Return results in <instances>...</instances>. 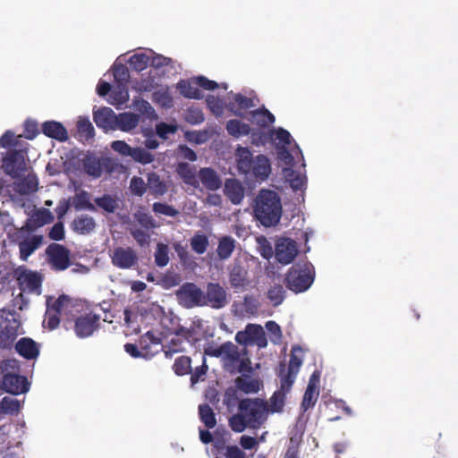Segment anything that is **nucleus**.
<instances>
[{"instance_id": "nucleus-1", "label": "nucleus", "mask_w": 458, "mask_h": 458, "mask_svg": "<svg viewBox=\"0 0 458 458\" xmlns=\"http://www.w3.org/2000/svg\"><path fill=\"white\" fill-rule=\"evenodd\" d=\"M238 413L228 420L230 428L236 433H242L247 428L259 429L267 420L268 403L264 399H242L238 403Z\"/></svg>"}, {"instance_id": "nucleus-2", "label": "nucleus", "mask_w": 458, "mask_h": 458, "mask_svg": "<svg viewBox=\"0 0 458 458\" xmlns=\"http://www.w3.org/2000/svg\"><path fill=\"white\" fill-rule=\"evenodd\" d=\"M254 216L262 225H276L282 216V204L279 195L272 191L263 189L255 199Z\"/></svg>"}, {"instance_id": "nucleus-3", "label": "nucleus", "mask_w": 458, "mask_h": 458, "mask_svg": "<svg viewBox=\"0 0 458 458\" xmlns=\"http://www.w3.org/2000/svg\"><path fill=\"white\" fill-rule=\"evenodd\" d=\"M47 327L50 330H54L59 326V316L62 313H72L80 305L78 300L71 298L66 294L60 295L53 302H51V299H47Z\"/></svg>"}, {"instance_id": "nucleus-4", "label": "nucleus", "mask_w": 458, "mask_h": 458, "mask_svg": "<svg viewBox=\"0 0 458 458\" xmlns=\"http://www.w3.org/2000/svg\"><path fill=\"white\" fill-rule=\"evenodd\" d=\"M314 281V274L308 264H295L286 274V287L298 293L308 290Z\"/></svg>"}, {"instance_id": "nucleus-5", "label": "nucleus", "mask_w": 458, "mask_h": 458, "mask_svg": "<svg viewBox=\"0 0 458 458\" xmlns=\"http://www.w3.org/2000/svg\"><path fill=\"white\" fill-rule=\"evenodd\" d=\"M178 303L186 309L206 306L204 292L194 283H184L175 292Z\"/></svg>"}, {"instance_id": "nucleus-6", "label": "nucleus", "mask_w": 458, "mask_h": 458, "mask_svg": "<svg viewBox=\"0 0 458 458\" xmlns=\"http://www.w3.org/2000/svg\"><path fill=\"white\" fill-rule=\"evenodd\" d=\"M26 149H11L3 157L2 168L13 178H19L27 170Z\"/></svg>"}, {"instance_id": "nucleus-7", "label": "nucleus", "mask_w": 458, "mask_h": 458, "mask_svg": "<svg viewBox=\"0 0 458 458\" xmlns=\"http://www.w3.org/2000/svg\"><path fill=\"white\" fill-rule=\"evenodd\" d=\"M111 148L122 157H130L134 162L144 165L151 164L155 159L154 155L146 148L140 147L132 148L124 140H114L111 143Z\"/></svg>"}, {"instance_id": "nucleus-8", "label": "nucleus", "mask_w": 458, "mask_h": 458, "mask_svg": "<svg viewBox=\"0 0 458 458\" xmlns=\"http://www.w3.org/2000/svg\"><path fill=\"white\" fill-rule=\"evenodd\" d=\"M114 165L110 157L98 158L92 154L86 155L82 159L84 172L93 178H99L103 172L111 174L114 170Z\"/></svg>"}, {"instance_id": "nucleus-9", "label": "nucleus", "mask_w": 458, "mask_h": 458, "mask_svg": "<svg viewBox=\"0 0 458 458\" xmlns=\"http://www.w3.org/2000/svg\"><path fill=\"white\" fill-rule=\"evenodd\" d=\"M46 253L55 270L63 271L71 266L70 250L64 245L51 243L47 248Z\"/></svg>"}, {"instance_id": "nucleus-10", "label": "nucleus", "mask_w": 458, "mask_h": 458, "mask_svg": "<svg viewBox=\"0 0 458 458\" xmlns=\"http://www.w3.org/2000/svg\"><path fill=\"white\" fill-rule=\"evenodd\" d=\"M100 316L89 311L74 319V332L80 338L89 337L98 328Z\"/></svg>"}, {"instance_id": "nucleus-11", "label": "nucleus", "mask_w": 458, "mask_h": 458, "mask_svg": "<svg viewBox=\"0 0 458 458\" xmlns=\"http://www.w3.org/2000/svg\"><path fill=\"white\" fill-rule=\"evenodd\" d=\"M136 250L131 247H116L111 255L112 264L121 269H130L138 264Z\"/></svg>"}, {"instance_id": "nucleus-12", "label": "nucleus", "mask_w": 458, "mask_h": 458, "mask_svg": "<svg viewBox=\"0 0 458 458\" xmlns=\"http://www.w3.org/2000/svg\"><path fill=\"white\" fill-rule=\"evenodd\" d=\"M298 254L296 242L290 238H281L276 243L275 256L276 260L288 265L293 261Z\"/></svg>"}, {"instance_id": "nucleus-13", "label": "nucleus", "mask_w": 458, "mask_h": 458, "mask_svg": "<svg viewBox=\"0 0 458 458\" xmlns=\"http://www.w3.org/2000/svg\"><path fill=\"white\" fill-rule=\"evenodd\" d=\"M2 388L12 394H20L29 391L30 383L24 376L6 373L3 377Z\"/></svg>"}, {"instance_id": "nucleus-14", "label": "nucleus", "mask_w": 458, "mask_h": 458, "mask_svg": "<svg viewBox=\"0 0 458 458\" xmlns=\"http://www.w3.org/2000/svg\"><path fill=\"white\" fill-rule=\"evenodd\" d=\"M189 334H173L171 339L163 346L165 358H172L174 354L185 351V344L191 343L194 335V328L189 327Z\"/></svg>"}, {"instance_id": "nucleus-15", "label": "nucleus", "mask_w": 458, "mask_h": 458, "mask_svg": "<svg viewBox=\"0 0 458 458\" xmlns=\"http://www.w3.org/2000/svg\"><path fill=\"white\" fill-rule=\"evenodd\" d=\"M206 306L213 309H221L227 303L226 293L219 284L209 283L207 286V293H204Z\"/></svg>"}, {"instance_id": "nucleus-16", "label": "nucleus", "mask_w": 458, "mask_h": 458, "mask_svg": "<svg viewBox=\"0 0 458 458\" xmlns=\"http://www.w3.org/2000/svg\"><path fill=\"white\" fill-rule=\"evenodd\" d=\"M17 282L21 292L35 293L41 287V277L32 271H22L17 276Z\"/></svg>"}, {"instance_id": "nucleus-17", "label": "nucleus", "mask_w": 458, "mask_h": 458, "mask_svg": "<svg viewBox=\"0 0 458 458\" xmlns=\"http://www.w3.org/2000/svg\"><path fill=\"white\" fill-rule=\"evenodd\" d=\"M55 217L51 211L42 208L35 211L30 217L27 219L24 228L29 232H33L45 225L52 223Z\"/></svg>"}, {"instance_id": "nucleus-18", "label": "nucleus", "mask_w": 458, "mask_h": 458, "mask_svg": "<svg viewBox=\"0 0 458 458\" xmlns=\"http://www.w3.org/2000/svg\"><path fill=\"white\" fill-rule=\"evenodd\" d=\"M256 106L254 100L241 93L233 95V101L227 104V109L234 115L245 117V111Z\"/></svg>"}, {"instance_id": "nucleus-19", "label": "nucleus", "mask_w": 458, "mask_h": 458, "mask_svg": "<svg viewBox=\"0 0 458 458\" xmlns=\"http://www.w3.org/2000/svg\"><path fill=\"white\" fill-rule=\"evenodd\" d=\"M175 172L185 184L193 188H199V173H197L195 165L186 162H180L176 165Z\"/></svg>"}, {"instance_id": "nucleus-20", "label": "nucleus", "mask_w": 458, "mask_h": 458, "mask_svg": "<svg viewBox=\"0 0 458 458\" xmlns=\"http://www.w3.org/2000/svg\"><path fill=\"white\" fill-rule=\"evenodd\" d=\"M224 192L234 205H239L244 198V188L237 179H226Z\"/></svg>"}, {"instance_id": "nucleus-21", "label": "nucleus", "mask_w": 458, "mask_h": 458, "mask_svg": "<svg viewBox=\"0 0 458 458\" xmlns=\"http://www.w3.org/2000/svg\"><path fill=\"white\" fill-rule=\"evenodd\" d=\"M42 132L48 138L55 139L61 142L68 140V132L65 127L56 121H47L42 123Z\"/></svg>"}, {"instance_id": "nucleus-22", "label": "nucleus", "mask_w": 458, "mask_h": 458, "mask_svg": "<svg viewBox=\"0 0 458 458\" xmlns=\"http://www.w3.org/2000/svg\"><path fill=\"white\" fill-rule=\"evenodd\" d=\"M93 119L98 128L105 130L115 126L116 114L110 107H102L93 114Z\"/></svg>"}, {"instance_id": "nucleus-23", "label": "nucleus", "mask_w": 458, "mask_h": 458, "mask_svg": "<svg viewBox=\"0 0 458 458\" xmlns=\"http://www.w3.org/2000/svg\"><path fill=\"white\" fill-rule=\"evenodd\" d=\"M199 179L202 185L209 191H216L222 186L221 178L211 167L200 168L199 171Z\"/></svg>"}, {"instance_id": "nucleus-24", "label": "nucleus", "mask_w": 458, "mask_h": 458, "mask_svg": "<svg viewBox=\"0 0 458 458\" xmlns=\"http://www.w3.org/2000/svg\"><path fill=\"white\" fill-rule=\"evenodd\" d=\"M15 350L20 356L27 360L36 359L39 354L37 344L28 337L21 338L15 344Z\"/></svg>"}, {"instance_id": "nucleus-25", "label": "nucleus", "mask_w": 458, "mask_h": 458, "mask_svg": "<svg viewBox=\"0 0 458 458\" xmlns=\"http://www.w3.org/2000/svg\"><path fill=\"white\" fill-rule=\"evenodd\" d=\"M43 243L42 235H32L18 243L20 250V259L27 260L28 258L38 250Z\"/></svg>"}, {"instance_id": "nucleus-26", "label": "nucleus", "mask_w": 458, "mask_h": 458, "mask_svg": "<svg viewBox=\"0 0 458 458\" xmlns=\"http://www.w3.org/2000/svg\"><path fill=\"white\" fill-rule=\"evenodd\" d=\"M235 155L238 171L243 174H250L255 160L250 150L248 148L239 147Z\"/></svg>"}, {"instance_id": "nucleus-27", "label": "nucleus", "mask_w": 458, "mask_h": 458, "mask_svg": "<svg viewBox=\"0 0 458 458\" xmlns=\"http://www.w3.org/2000/svg\"><path fill=\"white\" fill-rule=\"evenodd\" d=\"M229 282L235 290H243L248 284V271L240 265H234L229 273Z\"/></svg>"}, {"instance_id": "nucleus-28", "label": "nucleus", "mask_w": 458, "mask_h": 458, "mask_svg": "<svg viewBox=\"0 0 458 458\" xmlns=\"http://www.w3.org/2000/svg\"><path fill=\"white\" fill-rule=\"evenodd\" d=\"M17 192L22 195L36 192L38 188V180L34 173H30L14 183Z\"/></svg>"}, {"instance_id": "nucleus-29", "label": "nucleus", "mask_w": 458, "mask_h": 458, "mask_svg": "<svg viewBox=\"0 0 458 458\" xmlns=\"http://www.w3.org/2000/svg\"><path fill=\"white\" fill-rule=\"evenodd\" d=\"M161 326L165 330L166 335L173 334H189V327H185L180 323V318L176 316L165 315L161 319Z\"/></svg>"}, {"instance_id": "nucleus-30", "label": "nucleus", "mask_w": 458, "mask_h": 458, "mask_svg": "<svg viewBox=\"0 0 458 458\" xmlns=\"http://www.w3.org/2000/svg\"><path fill=\"white\" fill-rule=\"evenodd\" d=\"M161 344L160 338L157 337L152 331H148L140 339V348L143 353V358H150L157 352V350L152 351V345L157 346Z\"/></svg>"}, {"instance_id": "nucleus-31", "label": "nucleus", "mask_w": 458, "mask_h": 458, "mask_svg": "<svg viewBox=\"0 0 458 458\" xmlns=\"http://www.w3.org/2000/svg\"><path fill=\"white\" fill-rule=\"evenodd\" d=\"M140 114L134 113H122L116 115L115 126L123 131H131L140 123Z\"/></svg>"}, {"instance_id": "nucleus-32", "label": "nucleus", "mask_w": 458, "mask_h": 458, "mask_svg": "<svg viewBox=\"0 0 458 458\" xmlns=\"http://www.w3.org/2000/svg\"><path fill=\"white\" fill-rule=\"evenodd\" d=\"M147 186L152 195L156 198L165 195L167 191L166 183L155 172L148 173L147 175Z\"/></svg>"}, {"instance_id": "nucleus-33", "label": "nucleus", "mask_w": 458, "mask_h": 458, "mask_svg": "<svg viewBox=\"0 0 458 458\" xmlns=\"http://www.w3.org/2000/svg\"><path fill=\"white\" fill-rule=\"evenodd\" d=\"M214 448L217 451L220 456L216 458H246V454L237 445H226L222 441H216Z\"/></svg>"}, {"instance_id": "nucleus-34", "label": "nucleus", "mask_w": 458, "mask_h": 458, "mask_svg": "<svg viewBox=\"0 0 458 458\" xmlns=\"http://www.w3.org/2000/svg\"><path fill=\"white\" fill-rule=\"evenodd\" d=\"M271 171L268 158L264 155H259L255 157L250 174L256 178L266 179Z\"/></svg>"}, {"instance_id": "nucleus-35", "label": "nucleus", "mask_w": 458, "mask_h": 458, "mask_svg": "<svg viewBox=\"0 0 458 458\" xmlns=\"http://www.w3.org/2000/svg\"><path fill=\"white\" fill-rule=\"evenodd\" d=\"M236 241L232 236H222L217 244L216 253L220 259L225 260L231 257L235 249Z\"/></svg>"}, {"instance_id": "nucleus-36", "label": "nucleus", "mask_w": 458, "mask_h": 458, "mask_svg": "<svg viewBox=\"0 0 458 458\" xmlns=\"http://www.w3.org/2000/svg\"><path fill=\"white\" fill-rule=\"evenodd\" d=\"M72 226L75 232L81 234H88L94 230L96 223L93 217L81 215L73 220Z\"/></svg>"}, {"instance_id": "nucleus-37", "label": "nucleus", "mask_w": 458, "mask_h": 458, "mask_svg": "<svg viewBox=\"0 0 458 458\" xmlns=\"http://www.w3.org/2000/svg\"><path fill=\"white\" fill-rule=\"evenodd\" d=\"M277 376L280 378V388L278 390L288 394L292 389L297 375L291 374L289 371H286L285 364L281 362Z\"/></svg>"}, {"instance_id": "nucleus-38", "label": "nucleus", "mask_w": 458, "mask_h": 458, "mask_svg": "<svg viewBox=\"0 0 458 458\" xmlns=\"http://www.w3.org/2000/svg\"><path fill=\"white\" fill-rule=\"evenodd\" d=\"M227 132L236 138L246 136L250 133V126L240 120L231 119L225 125Z\"/></svg>"}, {"instance_id": "nucleus-39", "label": "nucleus", "mask_w": 458, "mask_h": 458, "mask_svg": "<svg viewBox=\"0 0 458 458\" xmlns=\"http://www.w3.org/2000/svg\"><path fill=\"white\" fill-rule=\"evenodd\" d=\"M177 89L181 95L187 98L199 99L202 98L200 90L198 86L187 80H181L177 83Z\"/></svg>"}, {"instance_id": "nucleus-40", "label": "nucleus", "mask_w": 458, "mask_h": 458, "mask_svg": "<svg viewBox=\"0 0 458 458\" xmlns=\"http://www.w3.org/2000/svg\"><path fill=\"white\" fill-rule=\"evenodd\" d=\"M199 416L200 421L208 428H213L216 425V414L213 409L207 403L199 405Z\"/></svg>"}, {"instance_id": "nucleus-41", "label": "nucleus", "mask_w": 458, "mask_h": 458, "mask_svg": "<svg viewBox=\"0 0 458 458\" xmlns=\"http://www.w3.org/2000/svg\"><path fill=\"white\" fill-rule=\"evenodd\" d=\"M286 394H287L279 390L274 392L269 400L267 401L268 403V414L280 413L283 411L285 405Z\"/></svg>"}, {"instance_id": "nucleus-42", "label": "nucleus", "mask_w": 458, "mask_h": 458, "mask_svg": "<svg viewBox=\"0 0 458 458\" xmlns=\"http://www.w3.org/2000/svg\"><path fill=\"white\" fill-rule=\"evenodd\" d=\"M318 394V387H314L313 385L307 386L301 403V410L307 411L309 409L313 408L317 403Z\"/></svg>"}, {"instance_id": "nucleus-43", "label": "nucleus", "mask_w": 458, "mask_h": 458, "mask_svg": "<svg viewBox=\"0 0 458 458\" xmlns=\"http://www.w3.org/2000/svg\"><path fill=\"white\" fill-rule=\"evenodd\" d=\"M72 205L77 210L88 209L96 210L95 206L90 202V195L86 191H81L75 194L72 199Z\"/></svg>"}, {"instance_id": "nucleus-44", "label": "nucleus", "mask_w": 458, "mask_h": 458, "mask_svg": "<svg viewBox=\"0 0 458 458\" xmlns=\"http://www.w3.org/2000/svg\"><path fill=\"white\" fill-rule=\"evenodd\" d=\"M236 389L245 394H256L259 391V382L257 379L238 377L235 379Z\"/></svg>"}, {"instance_id": "nucleus-45", "label": "nucleus", "mask_w": 458, "mask_h": 458, "mask_svg": "<svg viewBox=\"0 0 458 458\" xmlns=\"http://www.w3.org/2000/svg\"><path fill=\"white\" fill-rule=\"evenodd\" d=\"M250 342H255L259 347L267 345V339L261 326L256 324H249L246 327Z\"/></svg>"}, {"instance_id": "nucleus-46", "label": "nucleus", "mask_w": 458, "mask_h": 458, "mask_svg": "<svg viewBox=\"0 0 458 458\" xmlns=\"http://www.w3.org/2000/svg\"><path fill=\"white\" fill-rule=\"evenodd\" d=\"M284 174L294 191L301 190L303 188L306 180L302 174L295 172L292 168H284Z\"/></svg>"}, {"instance_id": "nucleus-47", "label": "nucleus", "mask_w": 458, "mask_h": 458, "mask_svg": "<svg viewBox=\"0 0 458 458\" xmlns=\"http://www.w3.org/2000/svg\"><path fill=\"white\" fill-rule=\"evenodd\" d=\"M133 217L135 221H137L138 224L146 230H152L158 227L153 216L145 212L143 209L137 210L133 214Z\"/></svg>"}, {"instance_id": "nucleus-48", "label": "nucleus", "mask_w": 458, "mask_h": 458, "mask_svg": "<svg viewBox=\"0 0 458 458\" xmlns=\"http://www.w3.org/2000/svg\"><path fill=\"white\" fill-rule=\"evenodd\" d=\"M208 246V238L204 233H196L191 239V250L197 254H203Z\"/></svg>"}, {"instance_id": "nucleus-49", "label": "nucleus", "mask_w": 458, "mask_h": 458, "mask_svg": "<svg viewBox=\"0 0 458 458\" xmlns=\"http://www.w3.org/2000/svg\"><path fill=\"white\" fill-rule=\"evenodd\" d=\"M77 131L79 136L86 140L94 137V127L88 118L80 117L77 122Z\"/></svg>"}, {"instance_id": "nucleus-50", "label": "nucleus", "mask_w": 458, "mask_h": 458, "mask_svg": "<svg viewBox=\"0 0 458 458\" xmlns=\"http://www.w3.org/2000/svg\"><path fill=\"white\" fill-rule=\"evenodd\" d=\"M174 371L178 376H184L191 372V360L188 356H180L175 359Z\"/></svg>"}, {"instance_id": "nucleus-51", "label": "nucleus", "mask_w": 458, "mask_h": 458, "mask_svg": "<svg viewBox=\"0 0 458 458\" xmlns=\"http://www.w3.org/2000/svg\"><path fill=\"white\" fill-rule=\"evenodd\" d=\"M20 402L16 399L5 396L0 402V410L2 414L14 415L20 411Z\"/></svg>"}, {"instance_id": "nucleus-52", "label": "nucleus", "mask_w": 458, "mask_h": 458, "mask_svg": "<svg viewBox=\"0 0 458 458\" xmlns=\"http://www.w3.org/2000/svg\"><path fill=\"white\" fill-rule=\"evenodd\" d=\"M297 352H302L301 347L298 345L293 346L287 369V371H289L291 374L295 375L298 374L300 368L302 364V359L301 357H298V355L296 354Z\"/></svg>"}, {"instance_id": "nucleus-53", "label": "nucleus", "mask_w": 458, "mask_h": 458, "mask_svg": "<svg viewBox=\"0 0 458 458\" xmlns=\"http://www.w3.org/2000/svg\"><path fill=\"white\" fill-rule=\"evenodd\" d=\"M95 203L108 213H114L118 207L116 199L108 194L95 199Z\"/></svg>"}, {"instance_id": "nucleus-54", "label": "nucleus", "mask_w": 458, "mask_h": 458, "mask_svg": "<svg viewBox=\"0 0 458 458\" xmlns=\"http://www.w3.org/2000/svg\"><path fill=\"white\" fill-rule=\"evenodd\" d=\"M241 400L238 398L237 389L230 386L225 389L223 396V403L226 406L228 411H232Z\"/></svg>"}, {"instance_id": "nucleus-55", "label": "nucleus", "mask_w": 458, "mask_h": 458, "mask_svg": "<svg viewBox=\"0 0 458 458\" xmlns=\"http://www.w3.org/2000/svg\"><path fill=\"white\" fill-rule=\"evenodd\" d=\"M285 291L281 284H275L267 292V298L274 306L280 305L284 300Z\"/></svg>"}, {"instance_id": "nucleus-56", "label": "nucleus", "mask_w": 458, "mask_h": 458, "mask_svg": "<svg viewBox=\"0 0 458 458\" xmlns=\"http://www.w3.org/2000/svg\"><path fill=\"white\" fill-rule=\"evenodd\" d=\"M169 262L168 247L164 243H158L155 252V263L157 267H164Z\"/></svg>"}, {"instance_id": "nucleus-57", "label": "nucleus", "mask_w": 458, "mask_h": 458, "mask_svg": "<svg viewBox=\"0 0 458 458\" xmlns=\"http://www.w3.org/2000/svg\"><path fill=\"white\" fill-rule=\"evenodd\" d=\"M153 211L157 215L175 217L179 215V211L173 206L163 202H155L152 205Z\"/></svg>"}, {"instance_id": "nucleus-58", "label": "nucleus", "mask_w": 458, "mask_h": 458, "mask_svg": "<svg viewBox=\"0 0 458 458\" xmlns=\"http://www.w3.org/2000/svg\"><path fill=\"white\" fill-rule=\"evenodd\" d=\"M148 61L149 58L145 54H135L130 58L129 64L135 71L141 72L147 68Z\"/></svg>"}, {"instance_id": "nucleus-59", "label": "nucleus", "mask_w": 458, "mask_h": 458, "mask_svg": "<svg viewBox=\"0 0 458 458\" xmlns=\"http://www.w3.org/2000/svg\"><path fill=\"white\" fill-rule=\"evenodd\" d=\"M130 189L133 195L142 197L147 191V183L141 177L133 176L130 182Z\"/></svg>"}, {"instance_id": "nucleus-60", "label": "nucleus", "mask_w": 458, "mask_h": 458, "mask_svg": "<svg viewBox=\"0 0 458 458\" xmlns=\"http://www.w3.org/2000/svg\"><path fill=\"white\" fill-rule=\"evenodd\" d=\"M130 233L140 246L143 247L149 243L150 234L144 230L137 227H131L130 229Z\"/></svg>"}, {"instance_id": "nucleus-61", "label": "nucleus", "mask_w": 458, "mask_h": 458, "mask_svg": "<svg viewBox=\"0 0 458 458\" xmlns=\"http://www.w3.org/2000/svg\"><path fill=\"white\" fill-rule=\"evenodd\" d=\"M177 131V126L161 122L156 125L157 134L163 140H166L169 134H174Z\"/></svg>"}, {"instance_id": "nucleus-62", "label": "nucleus", "mask_w": 458, "mask_h": 458, "mask_svg": "<svg viewBox=\"0 0 458 458\" xmlns=\"http://www.w3.org/2000/svg\"><path fill=\"white\" fill-rule=\"evenodd\" d=\"M299 445L300 439L297 437H291L284 458H299Z\"/></svg>"}, {"instance_id": "nucleus-63", "label": "nucleus", "mask_w": 458, "mask_h": 458, "mask_svg": "<svg viewBox=\"0 0 458 458\" xmlns=\"http://www.w3.org/2000/svg\"><path fill=\"white\" fill-rule=\"evenodd\" d=\"M266 328L275 338H272L271 341L275 344H278L282 340V330L280 326L275 321H267L266 323Z\"/></svg>"}, {"instance_id": "nucleus-64", "label": "nucleus", "mask_w": 458, "mask_h": 458, "mask_svg": "<svg viewBox=\"0 0 458 458\" xmlns=\"http://www.w3.org/2000/svg\"><path fill=\"white\" fill-rule=\"evenodd\" d=\"M114 77L116 81L127 82L130 78L129 70L124 64H118L114 67Z\"/></svg>"}]
</instances>
